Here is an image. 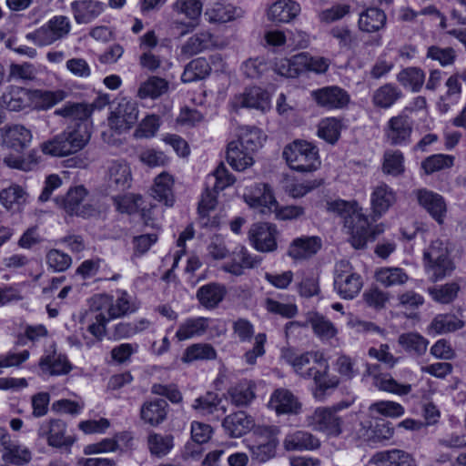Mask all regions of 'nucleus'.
<instances>
[{"label": "nucleus", "instance_id": "obj_1", "mask_svg": "<svg viewBox=\"0 0 466 466\" xmlns=\"http://www.w3.org/2000/svg\"><path fill=\"white\" fill-rule=\"evenodd\" d=\"M284 358L301 378L314 380L316 398L323 396L326 390L338 387L339 380L335 375H329V365L323 353L319 351H307L301 354L287 352Z\"/></svg>", "mask_w": 466, "mask_h": 466}, {"label": "nucleus", "instance_id": "obj_2", "mask_svg": "<svg viewBox=\"0 0 466 466\" xmlns=\"http://www.w3.org/2000/svg\"><path fill=\"white\" fill-rule=\"evenodd\" d=\"M328 210L343 218L344 227L350 235V243L357 248L366 247L384 231L382 225L371 226L356 201L338 199L328 203Z\"/></svg>", "mask_w": 466, "mask_h": 466}, {"label": "nucleus", "instance_id": "obj_3", "mask_svg": "<svg viewBox=\"0 0 466 466\" xmlns=\"http://www.w3.org/2000/svg\"><path fill=\"white\" fill-rule=\"evenodd\" d=\"M88 126L76 123L68 126L63 132L41 145L45 155L66 157L83 149L90 140Z\"/></svg>", "mask_w": 466, "mask_h": 466}, {"label": "nucleus", "instance_id": "obj_4", "mask_svg": "<svg viewBox=\"0 0 466 466\" xmlns=\"http://www.w3.org/2000/svg\"><path fill=\"white\" fill-rule=\"evenodd\" d=\"M423 258L425 270L433 282L451 275L455 268L450 257L448 244L443 240H433L424 250Z\"/></svg>", "mask_w": 466, "mask_h": 466}, {"label": "nucleus", "instance_id": "obj_5", "mask_svg": "<svg viewBox=\"0 0 466 466\" xmlns=\"http://www.w3.org/2000/svg\"><path fill=\"white\" fill-rule=\"evenodd\" d=\"M282 156L290 168L300 172H310L320 165L318 149L306 141H294L286 146Z\"/></svg>", "mask_w": 466, "mask_h": 466}, {"label": "nucleus", "instance_id": "obj_6", "mask_svg": "<svg viewBox=\"0 0 466 466\" xmlns=\"http://www.w3.org/2000/svg\"><path fill=\"white\" fill-rule=\"evenodd\" d=\"M71 28V21L67 16L55 15L36 30L27 34L26 38L38 46H46L66 38Z\"/></svg>", "mask_w": 466, "mask_h": 466}, {"label": "nucleus", "instance_id": "obj_7", "mask_svg": "<svg viewBox=\"0 0 466 466\" xmlns=\"http://www.w3.org/2000/svg\"><path fill=\"white\" fill-rule=\"evenodd\" d=\"M333 285L341 299H353L360 294L363 279L348 260L342 259L335 265Z\"/></svg>", "mask_w": 466, "mask_h": 466}, {"label": "nucleus", "instance_id": "obj_8", "mask_svg": "<svg viewBox=\"0 0 466 466\" xmlns=\"http://www.w3.org/2000/svg\"><path fill=\"white\" fill-rule=\"evenodd\" d=\"M306 425L314 431L321 432L329 438L339 437L343 432L344 420L329 407H319L308 415Z\"/></svg>", "mask_w": 466, "mask_h": 466}, {"label": "nucleus", "instance_id": "obj_9", "mask_svg": "<svg viewBox=\"0 0 466 466\" xmlns=\"http://www.w3.org/2000/svg\"><path fill=\"white\" fill-rule=\"evenodd\" d=\"M94 300L98 303L97 309L106 308L109 319L128 316L135 313L139 308V305L126 290H117L116 299L106 294H99L94 297Z\"/></svg>", "mask_w": 466, "mask_h": 466}, {"label": "nucleus", "instance_id": "obj_10", "mask_svg": "<svg viewBox=\"0 0 466 466\" xmlns=\"http://www.w3.org/2000/svg\"><path fill=\"white\" fill-rule=\"evenodd\" d=\"M138 105L136 101L122 98L108 116V125L117 133L129 130L137 121Z\"/></svg>", "mask_w": 466, "mask_h": 466}, {"label": "nucleus", "instance_id": "obj_11", "mask_svg": "<svg viewBox=\"0 0 466 466\" xmlns=\"http://www.w3.org/2000/svg\"><path fill=\"white\" fill-rule=\"evenodd\" d=\"M86 196V188L77 186L70 188L65 197L56 198V202L67 214L87 218L95 212V208L85 203Z\"/></svg>", "mask_w": 466, "mask_h": 466}, {"label": "nucleus", "instance_id": "obj_12", "mask_svg": "<svg viewBox=\"0 0 466 466\" xmlns=\"http://www.w3.org/2000/svg\"><path fill=\"white\" fill-rule=\"evenodd\" d=\"M413 129V121L406 115L392 116L387 122L384 134L391 146H404L410 143Z\"/></svg>", "mask_w": 466, "mask_h": 466}, {"label": "nucleus", "instance_id": "obj_13", "mask_svg": "<svg viewBox=\"0 0 466 466\" xmlns=\"http://www.w3.org/2000/svg\"><path fill=\"white\" fill-rule=\"evenodd\" d=\"M39 438L46 439L47 444L55 448L70 447L74 440L66 435V424L59 419H50L41 423L37 430Z\"/></svg>", "mask_w": 466, "mask_h": 466}, {"label": "nucleus", "instance_id": "obj_14", "mask_svg": "<svg viewBox=\"0 0 466 466\" xmlns=\"http://www.w3.org/2000/svg\"><path fill=\"white\" fill-rule=\"evenodd\" d=\"M311 97L319 106L328 110L344 108L350 100L348 92L338 86H324L313 90Z\"/></svg>", "mask_w": 466, "mask_h": 466}, {"label": "nucleus", "instance_id": "obj_15", "mask_svg": "<svg viewBox=\"0 0 466 466\" xmlns=\"http://www.w3.org/2000/svg\"><path fill=\"white\" fill-rule=\"evenodd\" d=\"M277 227L270 223H257L249 229L252 246L259 252H273L278 248Z\"/></svg>", "mask_w": 466, "mask_h": 466}, {"label": "nucleus", "instance_id": "obj_16", "mask_svg": "<svg viewBox=\"0 0 466 466\" xmlns=\"http://www.w3.org/2000/svg\"><path fill=\"white\" fill-rule=\"evenodd\" d=\"M261 258L252 255L244 246L236 247L230 255V259L225 262L221 268L234 276H242L247 269L258 267Z\"/></svg>", "mask_w": 466, "mask_h": 466}, {"label": "nucleus", "instance_id": "obj_17", "mask_svg": "<svg viewBox=\"0 0 466 466\" xmlns=\"http://www.w3.org/2000/svg\"><path fill=\"white\" fill-rule=\"evenodd\" d=\"M230 105L234 109L254 108L266 111L270 107L269 94L260 87L252 86L236 95L231 99Z\"/></svg>", "mask_w": 466, "mask_h": 466}, {"label": "nucleus", "instance_id": "obj_18", "mask_svg": "<svg viewBox=\"0 0 466 466\" xmlns=\"http://www.w3.org/2000/svg\"><path fill=\"white\" fill-rule=\"evenodd\" d=\"M131 169L124 160L112 161L106 170V185L108 193L123 191L131 185Z\"/></svg>", "mask_w": 466, "mask_h": 466}, {"label": "nucleus", "instance_id": "obj_19", "mask_svg": "<svg viewBox=\"0 0 466 466\" xmlns=\"http://www.w3.org/2000/svg\"><path fill=\"white\" fill-rule=\"evenodd\" d=\"M0 139L4 147L21 153L29 146L32 133L24 126L14 125L0 128Z\"/></svg>", "mask_w": 466, "mask_h": 466}, {"label": "nucleus", "instance_id": "obj_20", "mask_svg": "<svg viewBox=\"0 0 466 466\" xmlns=\"http://www.w3.org/2000/svg\"><path fill=\"white\" fill-rule=\"evenodd\" d=\"M320 445L321 442L317 436L303 430L289 432L283 440V447L287 451H316Z\"/></svg>", "mask_w": 466, "mask_h": 466}, {"label": "nucleus", "instance_id": "obj_21", "mask_svg": "<svg viewBox=\"0 0 466 466\" xmlns=\"http://www.w3.org/2000/svg\"><path fill=\"white\" fill-rule=\"evenodd\" d=\"M1 106L13 112H20L31 107V89L10 86L1 96Z\"/></svg>", "mask_w": 466, "mask_h": 466}, {"label": "nucleus", "instance_id": "obj_22", "mask_svg": "<svg viewBox=\"0 0 466 466\" xmlns=\"http://www.w3.org/2000/svg\"><path fill=\"white\" fill-rule=\"evenodd\" d=\"M418 202L439 224H442L447 212V206L442 196L421 188L416 192Z\"/></svg>", "mask_w": 466, "mask_h": 466}, {"label": "nucleus", "instance_id": "obj_23", "mask_svg": "<svg viewBox=\"0 0 466 466\" xmlns=\"http://www.w3.org/2000/svg\"><path fill=\"white\" fill-rule=\"evenodd\" d=\"M168 403L163 399L146 400L140 408V419L152 427L163 423L167 416Z\"/></svg>", "mask_w": 466, "mask_h": 466}, {"label": "nucleus", "instance_id": "obj_24", "mask_svg": "<svg viewBox=\"0 0 466 466\" xmlns=\"http://www.w3.org/2000/svg\"><path fill=\"white\" fill-rule=\"evenodd\" d=\"M175 447V437L171 433L149 431L147 435V448L151 457L163 459L169 455Z\"/></svg>", "mask_w": 466, "mask_h": 466}, {"label": "nucleus", "instance_id": "obj_25", "mask_svg": "<svg viewBox=\"0 0 466 466\" xmlns=\"http://www.w3.org/2000/svg\"><path fill=\"white\" fill-rule=\"evenodd\" d=\"M269 407L277 414H298L301 404L293 393L287 389H277L270 397Z\"/></svg>", "mask_w": 466, "mask_h": 466}, {"label": "nucleus", "instance_id": "obj_26", "mask_svg": "<svg viewBox=\"0 0 466 466\" xmlns=\"http://www.w3.org/2000/svg\"><path fill=\"white\" fill-rule=\"evenodd\" d=\"M71 10L76 24H88L104 11V4L97 0H76L71 3Z\"/></svg>", "mask_w": 466, "mask_h": 466}, {"label": "nucleus", "instance_id": "obj_27", "mask_svg": "<svg viewBox=\"0 0 466 466\" xmlns=\"http://www.w3.org/2000/svg\"><path fill=\"white\" fill-rule=\"evenodd\" d=\"M321 247L317 237H301L295 238L289 245L288 255L295 260H303L315 255Z\"/></svg>", "mask_w": 466, "mask_h": 466}, {"label": "nucleus", "instance_id": "obj_28", "mask_svg": "<svg viewBox=\"0 0 466 466\" xmlns=\"http://www.w3.org/2000/svg\"><path fill=\"white\" fill-rule=\"evenodd\" d=\"M150 326L151 321L146 318L132 322L121 321L109 329L108 338L114 340L128 339L147 330Z\"/></svg>", "mask_w": 466, "mask_h": 466}, {"label": "nucleus", "instance_id": "obj_29", "mask_svg": "<svg viewBox=\"0 0 466 466\" xmlns=\"http://www.w3.org/2000/svg\"><path fill=\"white\" fill-rule=\"evenodd\" d=\"M395 201V193L388 185L381 183L374 187L370 197V203L375 216L380 217L387 212Z\"/></svg>", "mask_w": 466, "mask_h": 466}, {"label": "nucleus", "instance_id": "obj_30", "mask_svg": "<svg viewBox=\"0 0 466 466\" xmlns=\"http://www.w3.org/2000/svg\"><path fill=\"white\" fill-rule=\"evenodd\" d=\"M94 111V106L86 103L66 102L63 106L54 111L58 116L69 119L76 123L86 124V120L91 116Z\"/></svg>", "mask_w": 466, "mask_h": 466}, {"label": "nucleus", "instance_id": "obj_31", "mask_svg": "<svg viewBox=\"0 0 466 466\" xmlns=\"http://www.w3.org/2000/svg\"><path fill=\"white\" fill-rule=\"evenodd\" d=\"M299 12V3L293 0H279L270 6L268 17L275 23H288L294 19Z\"/></svg>", "mask_w": 466, "mask_h": 466}, {"label": "nucleus", "instance_id": "obj_32", "mask_svg": "<svg viewBox=\"0 0 466 466\" xmlns=\"http://www.w3.org/2000/svg\"><path fill=\"white\" fill-rule=\"evenodd\" d=\"M39 367L44 373L52 376L66 375L72 370V365L66 356L56 351L43 356L39 360Z\"/></svg>", "mask_w": 466, "mask_h": 466}, {"label": "nucleus", "instance_id": "obj_33", "mask_svg": "<svg viewBox=\"0 0 466 466\" xmlns=\"http://www.w3.org/2000/svg\"><path fill=\"white\" fill-rule=\"evenodd\" d=\"M225 431L233 438L246 434L253 427V420L244 411H238L227 416L222 423Z\"/></svg>", "mask_w": 466, "mask_h": 466}, {"label": "nucleus", "instance_id": "obj_34", "mask_svg": "<svg viewBox=\"0 0 466 466\" xmlns=\"http://www.w3.org/2000/svg\"><path fill=\"white\" fill-rule=\"evenodd\" d=\"M227 161L236 171H244L254 164L253 154L236 141L228 145Z\"/></svg>", "mask_w": 466, "mask_h": 466}, {"label": "nucleus", "instance_id": "obj_35", "mask_svg": "<svg viewBox=\"0 0 466 466\" xmlns=\"http://www.w3.org/2000/svg\"><path fill=\"white\" fill-rule=\"evenodd\" d=\"M386 21L387 16L381 9L370 7L360 13L358 26L360 31L374 33L382 29Z\"/></svg>", "mask_w": 466, "mask_h": 466}, {"label": "nucleus", "instance_id": "obj_36", "mask_svg": "<svg viewBox=\"0 0 466 466\" xmlns=\"http://www.w3.org/2000/svg\"><path fill=\"white\" fill-rule=\"evenodd\" d=\"M401 90L394 84L387 83L378 87L372 94V103L376 107L388 109L402 97Z\"/></svg>", "mask_w": 466, "mask_h": 466}, {"label": "nucleus", "instance_id": "obj_37", "mask_svg": "<svg viewBox=\"0 0 466 466\" xmlns=\"http://www.w3.org/2000/svg\"><path fill=\"white\" fill-rule=\"evenodd\" d=\"M208 319L204 317L188 318L184 320L176 332V338L179 341L202 336L208 328Z\"/></svg>", "mask_w": 466, "mask_h": 466}, {"label": "nucleus", "instance_id": "obj_38", "mask_svg": "<svg viewBox=\"0 0 466 466\" xmlns=\"http://www.w3.org/2000/svg\"><path fill=\"white\" fill-rule=\"evenodd\" d=\"M174 179L168 173L163 172L155 178L152 188V196L159 202H163L167 207L174 204L173 194Z\"/></svg>", "mask_w": 466, "mask_h": 466}, {"label": "nucleus", "instance_id": "obj_39", "mask_svg": "<svg viewBox=\"0 0 466 466\" xmlns=\"http://www.w3.org/2000/svg\"><path fill=\"white\" fill-rule=\"evenodd\" d=\"M226 289L218 283H208L200 287L197 291L199 303L206 309L216 308L224 299Z\"/></svg>", "mask_w": 466, "mask_h": 466}, {"label": "nucleus", "instance_id": "obj_40", "mask_svg": "<svg viewBox=\"0 0 466 466\" xmlns=\"http://www.w3.org/2000/svg\"><path fill=\"white\" fill-rule=\"evenodd\" d=\"M302 53L293 56L290 58H279L274 63V71L282 76L297 77L305 72V64Z\"/></svg>", "mask_w": 466, "mask_h": 466}, {"label": "nucleus", "instance_id": "obj_41", "mask_svg": "<svg viewBox=\"0 0 466 466\" xmlns=\"http://www.w3.org/2000/svg\"><path fill=\"white\" fill-rule=\"evenodd\" d=\"M27 194L18 185H12L0 191V202L4 208L12 212L20 211L26 202Z\"/></svg>", "mask_w": 466, "mask_h": 466}, {"label": "nucleus", "instance_id": "obj_42", "mask_svg": "<svg viewBox=\"0 0 466 466\" xmlns=\"http://www.w3.org/2000/svg\"><path fill=\"white\" fill-rule=\"evenodd\" d=\"M212 45V34L208 31H201L190 36L182 45L181 55L189 57L209 48Z\"/></svg>", "mask_w": 466, "mask_h": 466}, {"label": "nucleus", "instance_id": "obj_43", "mask_svg": "<svg viewBox=\"0 0 466 466\" xmlns=\"http://www.w3.org/2000/svg\"><path fill=\"white\" fill-rule=\"evenodd\" d=\"M192 408L201 415L224 414L226 408L221 406V399L215 392L208 391L205 395L197 398Z\"/></svg>", "mask_w": 466, "mask_h": 466}, {"label": "nucleus", "instance_id": "obj_44", "mask_svg": "<svg viewBox=\"0 0 466 466\" xmlns=\"http://www.w3.org/2000/svg\"><path fill=\"white\" fill-rule=\"evenodd\" d=\"M206 15L210 23H227L240 16L241 11L231 4L216 2L207 9Z\"/></svg>", "mask_w": 466, "mask_h": 466}, {"label": "nucleus", "instance_id": "obj_45", "mask_svg": "<svg viewBox=\"0 0 466 466\" xmlns=\"http://www.w3.org/2000/svg\"><path fill=\"white\" fill-rule=\"evenodd\" d=\"M65 98V92L31 90V107L36 110H46Z\"/></svg>", "mask_w": 466, "mask_h": 466}, {"label": "nucleus", "instance_id": "obj_46", "mask_svg": "<svg viewBox=\"0 0 466 466\" xmlns=\"http://www.w3.org/2000/svg\"><path fill=\"white\" fill-rule=\"evenodd\" d=\"M228 395L236 406H247L255 399V384L251 380H241L228 390Z\"/></svg>", "mask_w": 466, "mask_h": 466}, {"label": "nucleus", "instance_id": "obj_47", "mask_svg": "<svg viewBox=\"0 0 466 466\" xmlns=\"http://www.w3.org/2000/svg\"><path fill=\"white\" fill-rule=\"evenodd\" d=\"M115 204L118 211L122 213L134 214L141 209V216L146 225H152L149 223V217H147V211L141 208L143 200L141 196L128 194L125 196H119L114 198Z\"/></svg>", "mask_w": 466, "mask_h": 466}, {"label": "nucleus", "instance_id": "obj_48", "mask_svg": "<svg viewBox=\"0 0 466 466\" xmlns=\"http://www.w3.org/2000/svg\"><path fill=\"white\" fill-rule=\"evenodd\" d=\"M2 460L15 466H24L32 460V453L27 447L11 441L3 450Z\"/></svg>", "mask_w": 466, "mask_h": 466}, {"label": "nucleus", "instance_id": "obj_49", "mask_svg": "<svg viewBox=\"0 0 466 466\" xmlns=\"http://www.w3.org/2000/svg\"><path fill=\"white\" fill-rule=\"evenodd\" d=\"M397 81L412 92H419L425 81V73L419 67H406L397 75Z\"/></svg>", "mask_w": 466, "mask_h": 466}, {"label": "nucleus", "instance_id": "obj_50", "mask_svg": "<svg viewBox=\"0 0 466 466\" xmlns=\"http://www.w3.org/2000/svg\"><path fill=\"white\" fill-rule=\"evenodd\" d=\"M210 70L208 62L203 57H198L186 66L181 79L184 83L201 80L209 75Z\"/></svg>", "mask_w": 466, "mask_h": 466}, {"label": "nucleus", "instance_id": "obj_51", "mask_svg": "<svg viewBox=\"0 0 466 466\" xmlns=\"http://www.w3.org/2000/svg\"><path fill=\"white\" fill-rule=\"evenodd\" d=\"M168 83L164 78L150 76L147 80L141 83L137 90V96L140 99H155L166 93Z\"/></svg>", "mask_w": 466, "mask_h": 466}, {"label": "nucleus", "instance_id": "obj_52", "mask_svg": "<svg viewBox=\"0 0 466 466\" xmlns=\"http://www.w3.org/2000/svg\"><path fill=\"white\" fill-rule=\"evenodd\" d=\"M314 333L321 339H329L336 336L337 329L328 319L319 313H309L307 319Z\"/></svg>", "mask_w": 466, "mask_h": 466}, {"label": "nucleus", "instance_id": "obj_53", "mask_svg": "<svg viewBox=\"0 0 466 466\" xmlns=\"http://www.w3.org/2000/svg\"><path fill=\"white\" fill-rule=\"evenodd\" d=\"M235 141L248 152L254 154L262 146V134L255 127H242L239 128L238 138Z\"/></svg>", "mask_w": 466, "mask_h": 466}, {"label": "nucleus", "instance_id": "obj_54", "mask_svg": "<svg viewBox=\"0 0 466 466\" xmlns=\"http://www.w3.org/2000/svg\"><path fill=\"white\" fill-rule=\"evenodd\" d=\"M445 86L447 92L441 96L438 102V108L443 114L447 113L451 106L457 102L461 92V83L458 80V76L453 75L447 79Z\"/></svg>", "mask_w": 466, "mask_h": 466}, {"label": "nucleus", "instance_id": "obj_55", "mask_svg": "<svg viewBox=\"0 0 466 466\" xmlns=\"http://www.w3.org/2000/svg\"><path fill=\"white\" fill-rule=\"evenodd\" d=\"M376 280L385 287L402 285L409 277L400 268H380L375 272Z\"/></svg>", "mask_w": 466, "mask_h": 466}, {"label": "nucleus", "instance_id": "obj_56", "mask_svg": "<svg viewBox=\"0 0 466 466\" xmlns=\"http://www.w3.org/2000/svg\"><path fill=\"white\" fill-rule=\"evenodd\" d=\"M139 65L142 68L155 73L167 71L172 63L166 57L153 53V51H144L139 56Z\"/></svg>", "mask_w": 466, "mask_h": 466}, {"label": "nucleus", "instance_id": "obj_57", "mask_svg": "<svg viewBox=\"0 0 466 466\" xmlns=\"http://www.w3.org/2000/svg\"><path fill=\"white\" fill-rule=\"evenodd\" d=\"M398 342L407 352L417 356L424 354L428 347V340L415 332L401 334Z\"/></svg>", "mask_w": 466, "mask_h": 466}, {"label": "nucleus", "instance_id": "obj_58", "mask_svg": "<svg viewBox=\"0 0 466 466\" xmlns=\"http://www.w3.org/2000/svg\"><path fill=\"white\" fill-rule=\"evenodd\" d=\"M235 177L229 174L223 163H220L212 174L207 177L206 185H209L215 192H219L233 185Z\"/></svg>", "mask_w": 466, "mask_h": 466}, {"label": "nucleus", "instance_id": "obj_59", "mask_svg": "<svg viewBox=\"0 0 466 466\" xmlns=\"http://www.w3.org/2000/svg\"><path fill=\"white\" fill-rule=\"evenodd\" d=\"M278 441L269 436L266 441L259 442L250 447L251 458L258 462H266L276 455Z\"/></svg>", "mask_w": 466, "mask_h": 466}, {"label": "nucleus", "instance_id": "obj_60", "mask_svg": "<svg viewBox=\"0 0 466 466\" xmlns=\"http://www.w3.org/2000/svg\"><path fill=\"white\" fill-rule=\"evenodd\" d=\"M463 327V322L454 316L438 315L430 325V331L436 334L455 331Z\"/></svg>", "mask_w": 466, "mask_h": 466}, {"label": "nucleus", "instance_id": "obj_61", "mask_svg": "<svg viewBox=\"0 0 466 466\" xmlns=\"http://www.w3.org/2000/svg\"><path fill=\"white\" fill-rule=\"evenodd\" d=\"M161 126L159 116L155 114L147 115L137 127L134 137L136 138H151L155 137Z\"/></svg>", "mask_w": 466, "mask_h": 466}, {"label": "nucleus", "instance_id": "obj_62", "mask_svg": "<svg viewBox=\"0 0 466 466\" xmlns=\"http://www.w3.org/2000/svg\"><path fill=\"white\" fill-rule=\"evenodd\" d=\"M203 4L200 0H177L172 5L174 12L185 15L191 21L200 16Z\"/></svg>", "mask_w": 466, "mask_h": 466}, {"label": "nucleus", "instance_id": "obj_63", "mask_svg": "<svg viewBox=\"0 0 466 466\" xmlns=\"http://www.w3.org/2000/svg\"><path fill=\"white\" fill-rule=\"evenodd\" d=\"M375 385L381 390L400 396L408 395L412 390V386L410 384L399 383L389 375L376 377Z\"/></svg>", "mask_w": 466, "mask_h": 466}, {"label": "nucleus", "instance_id": "obj_64", "mask_svg": "<svg viewBox=\"0 0 466 466\" xmlns=\"http://www.w3.org/2000/svg\"><path fill=\"white\" fill-rule=\"evenodd\" d=\"M217 356L215 349L209 344H194L188 347L184 355V362H191L198 360H214Z\"/></svg>", "mask_w": 466, "mask_h": 466}]
</instances>
